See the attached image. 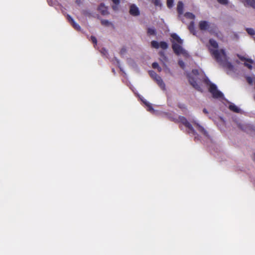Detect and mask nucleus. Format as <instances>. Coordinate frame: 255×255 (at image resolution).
I'll use <instances>...</instances> for the list:
<instances>
[{
	"label": "nucleus",
	"mask_w": 255,
	"mask_h": 255,
	"mask_svg": "<svg viewBox=\"0 0 255 255\" xmlns=\"http://www.w3.org/2000/svg\"><path fill=\"white\" fill-rule=\"evenodd\" d=\"M149 74L150 76V77L155 81L157 79V77H159V76L158 75L156 72L152 70L149 71Z\"/></svg>",
	"instance_id": "obj_22"
},
{
	"label": "nucleus",
	"mask_w": 255,
	"mask_h": 255,
	"mask_svg": "<svg viewBox=\"0 0 255 255\" xmlns=\"http://www.w3.org/2000/svg\"><path fill=\"white\" fill-rule=\"evenodd\" d=\"M254 99H255V96Z\"/></svg>",
	"instance_id": "obj_45"
},
{
	"label": "nucleus",
	"mask_w": 255,
	"mask_h": 255,
	"mask_svg": "<svg viewBox=\"0 0 255 255\" xmlns=\"http://www.w3.org/2000/svg\"><path fill=\"white\" fill-rule=\"evenodd\" d=\"M252 63H247V62H245V63H244V65H245L246 67H248L249 69L251 70V69H252V68H253V66H252Z\"/></svg>",
	"instance_id": "obj_37"
},
{
	"label": "nucleus",
	"mask_w": 255,
	"mask_h": 255,
	"mask_svg": "<svg viewBox=\"0 0 255 255\" xmlns=\"http://www.w3.org/2000/svg\"><path fill=\"white\" fill-rule=\"evenodd\" d=\"M90 38H91V40L92 41V42L95 45H97V38H96V37H95L94 36H91Z\"/></svg>",
	"instance_id": "obj_34"
},
{
	"label": "nucleus",
	"mask_w": 255,
	"mask_h": 255,
	"mask_svg": "<svg viewBox=\"0 0 255 255\" xmlns=\"http://www.w3.org/2000/svg\"><path fill=\"white\" fill-rule=\"evenodd\" d=\"M187 77L188 78L190 84L197 90L202 92V89L200 85H199L195 79L190 74H187Z\"/></svg>",
	"instance_id": "obj_6"
},
{
	"label": "nucleus",
	"mask_w": 255,
	"mask_h": 255,
	"mask_svg": "<svg viewBox=\"0 0 255 255\" xmlns=\"http://www.w3.org/2000/svg\"><path fill=\"white\" fill-rule=\"evenodd\" d=\"M112 1L114 4L112 6V8L114 10H117L118 9V6L120 3V0H112Z\"/></svg>",
	"instance_id": "obj_19"
},
{
	"label": "nucleus",
	"mask_w": 255,
	"mask_h": 255,
	"mask_svg": "<svg viewBox=\"0 0 255 255\" xmlns=\"http://www.w3.org/2000/svg\"><path fill=\"white\" fill-rule=\"evenodd\" d=\"M209 91L215 98H221L223 96L222 92L218 90L217 86L214 84H210Z\"/></svg>",
	"instance_id": "obj_4"
},
{
	"label": "nucleus",
	"mask_w": 255,
	"mask_h": 255,
	"mask_svg": "<svg viewBox=\"0 0 255 255\" xmlns=\"http://www.w3.org/2000/svg\"><path fill=\"white\" fill-rule=\"evenodd\" d=\"M152 67L154 69H157L159 72L161 71V68L159 67L158 64L157 62H153L152 64Z\"/></svg>",
	"instance_id": "obj_27"
},
{
	"label": "nucleus",
	"mask_w": 255,
	"mask_h": 255,
	"mask_svg": "<svg viewBox=\"0 0 255 255\" xmlns=\"http://www.w3.org/2000/svg\"><path fill=\"white\" fill-rule=\"evenodd\" d=\"M184 5L182 1H179L178 2L177 6V10L179 15L183 13Z\"/></svg>",
	"instance_id": "obj_12"
},
{
	"label": "nucleus",
	"mask_w": 255,
	"mask_h": 255,
	"mask_svg": "<svg viewBox=\"0 0 255 255\" xmlns=\"http://www.w3.org/2000/svg\"><path fill=\"white\" fill-rule=\"evenodd\" d=\"M203 112L205 114H208V112L207 110L206 109H204L203 110Z\"/></svg>",
	"instance_id": "obj_41"
},
{
	"label": "nucleus",
	"mask_w": 255,
	"mask_h": 255,
	"mask_svg": "<svg viewBox=\"0 0 255 255\" xmlns=\"http://www.w3.org/2000/svg\"><path fill=\"white\" fill-rule=\"evenodd\" d=\"M168 119L171 121L174 122L175 123H178V117H173L172 116H169Z\"/></svg>",
	"instance_id": "obj_29"
},
{
	"label": "nucleus",
	"mask_w": 255,
	"mask_h": 255,
	"mask_svg": "<svg viewBox=\"0 0 255 255\" xmlns=\"http://www.w3.org/2000/svg\"><path fill=\"white\" fill-rule=\"evenodd\" d=\"M180 123L182 124L185 127L187 128L190 130L191 132L194 134L196 133L191 124L187 121V119L183 116L178 117V123Z\"/></svg>",
	"instance_id": "obj_2"
},
{
	"label": "nucleus",
	"mask_w": 255,
	"mask_h": 255,
	"mask_svg": "<svg viewBox=\"0 0 255 255\" xmlns=\"http://www.w3.org/2000/svg\"><path fill=\"white\" fill-rule=\"evenodd\" d=\"M171 37L173 38V41H175L177 43L182 44L183 40L179 37V36L176 33H173L171 35Z\"/></svg>",
	"instance_id": "obj_15"
},
{
	"label": "nucleus",
	"mask_w": 255,
	"mask_h": 255,
	"mask_svg": "<svg viewBox=\"0 0 255 255\" xmlns=\"http://www.w3.org/2000/svg\"><path fill=\"white\" fill-rule=\"evenodd\" d=\"M188 29L192 33L195 35L196 30L194 27V22L193 21L190 22L188 26Z\"/></svg>",
	"instance_id": "obj_18"
},
{
	"label": "nucleus",
	"mask_w": 255,
	"mask_h": 255,
	"mask_svg": "<svg viewBox=\"0 0 255 255\" xmlns=\"http://www.w3.org/2000/svg\"><path fill=\"white\" fill-rule=\"evenodd\" d=\"M246 31L251 35H254L255 34V31L252 28H247Z\"/></svg>",
	"instance_id": "obj_28"
},
{
	"label": "nucleus",
	"mask_w": 255,
	"mask_h": 255,
	"mask_svg": "<svg viewBox=\"0 0 255 255\" xmlns=\"http://www.w3.org/2000/svg\"><path fill=\"white\" fill-rule=\"evenodd\" d=\"M67 18L69 20V21L71 23V24L72 25L73 27L76 29L77 30H80L81 29L80 26L76 23L74 19L69 15H68Z\"/></svg>",
	"instance_id": "obj_11"
},
{
	"label": "nucleus",
	"mask_w": 255,
	"mask_h": 255,
	"mask_svg": "<svg viewBox=\"0 0 255 255\" xmlns=\"http://www.w3.org/2000/svg\"><path fill=\"white\" fill-rule=\"evenodd\" d=\"M229 109L234 112L239 113L240 112V109L234 104L229 105Z\"/></svg>",
	"instance_id": "obj_17"
},
{
	"label": "nucleus",
	"mask_w": 255,
	"mask_h": 255,
	"mask_svg": "<svg viewBox=\"0 0 255 255\" xmlns=\"http://www.w3.org/2000/svg\"><path fill=\"white\" fill-rule=\"evenodd\" d=\"M185 16L188 18L194 19L195 18V16L191 12H186L185 14Z\"/></svg>",
	"instance_id": "obj_26"
},
{
	"label": "nucleus",
	"mask_w": 255,
	"mask_h": 255,
	"mask_svg": "<svg viewBox=\"0 0 255 255\" xmlns=\"http://www.w3.org/2000/svg\"><path fill=\"white\" fill-rule=\"evenodd\" d=\"M178 64H179V65L180 66V67L181 68H182V69L184 68V67H185V63H184V62L182 60H179L178 61Z\"/></svg>",
	"instance_id": "obj_35"
},
{
	"label": "nucleus",
	"mask_w": 255,
	"mask_h": 255,
	"mask_svg": "<svg viewBox=\"0 0 255 255\" xmlns=\"http://www.w3.org/2000/svg\"><path fill=\"white\" fill-rule=\"evenodd\" d=\"M192 74L195 76H198L200 74L199 72L197 69H193L192 71Z\"/></svg>",
	"instance_id": "obj_36"
},
{
	"label": "nucleus",
	"mask_w": 255,
	"mask_h": 255,
	"mask_svg": "<svg viewBox=\"0 0 255 255\" xmlns=\"http://www.w3.org/2000/svg\"><path fill=\"white\" fill-rule=\"evenodd\" d=\"M147 33L148 35H155L156 34V29L154 28H148Z\"/></svg>",
	"instance_id": "obj_20"
},
{
	"label": "nucleus",
	"mask_w": 255,
	"mask_h": 255,
	"mask_svg": "<svg viewBox=\"0 0 255 255\" xmlns=\"http://www.w3.org/2000/svg\"><path fill=\"white\" fill-rule=\"evenodd\" d=\"M238 57L242 61H246L248 62H249L250 63H253V62H254V61H253V60L252 59L246 58L244 57V56H238Z\"/></svg>",
	"instance_id": "obj_24"
},
{
	"label": "nucleus",
	"mask_w": 255,
	"mask_h": 255,
	"mask_svg": "<svg viewBox=\"0 0 255 255\" xmlns=\"http://www.w3.org/2000/svg\"><path fill=\"white\" fill-rule=\"evenodd\" d=\"M151 47L155 49H158L160 47L163 50L167 49L168 48L167 43L165 41H161L158 43L157 41L153 40L151 42Z\"/></svg>",
	"instance_id": "obj_5"
},
{
	"label": "nucleus",
	"mask_w": 255,
	"mask_h": 255,
	"mask_svg": "<svg viewBox=\"0 0 255 255\" xmlns=\"http://www.w3.org/2000/svg\"><path fill=\"white\" fill-rule=\"evenodd\" d=\"M155 81L158 85L161 88L162 90H165V85L160 76L159 77H157V79Z\"/></svg>",
	"instance_id": "obj_14"
},
{
	"label": "nucleus",
	"mask_w": 255,
	"mask_h": 255,
	"mask_svg": "<svg viewBox=\"0 0 255 255\" xmlns=\"http://www.w3.org/2000/svg\"><path fill=\"white\" fill-rule=\"evenodd\" d=\"M193 124L198 128V129L200 131L203 132L204 133L206 132V131L205 130L204 128L202 126H200L199 124L196 123L195 122H193Z\"/></svg>",
	"instance_id": "obj_23"
},
{
	"label": "nucleus",
	"mask_w": 255,
	"mask_h": 255,
	"mask_svg": "<svg viewBox=\"0 0 255 255\" xmlns=\"http://www.w3.org/2000/svg\"><path fill=\"white\" fill-rule=\"evenodd\" d=\"M102 52L104 55H106V54H107V53H108L107 51V50H106V49H105V48L102 49Z\"/></svg>",
	"instance_id": "obj_39"
},
{
	"label": "nucleus",
	"mask_w": 255,
	"mask_h": 255,
	"mask_svg": "<svg viewBox=\"0 0 255 255\" xmlns=\"http://www.w3.org/2000/svg\"><path fill=\"white\" fill-rule=\"evenodd\" d=\"M240 128H241L242 129V130H244V129L242 127H241Z\"/></svg>",
	"instance_id": "obj_43"
},
{
	"label": "nucleus",
	"mask_w": 255,
	"mask_h": 255,
	"mask_svg": "<svg viewBox=\"0 0 255 255\" xmlns=\"http://www.w3.org/2000/svg\"><path fill=\"white\" fill-rule=\"evenodd\" d=\"M101 22L103 25L106 26H110V25L112 24L110 21H109L108 20H106V19L101 20Z\"/></svg>",
	"instance_id": "obj_25"
},
{
	"label": "nucleus",
	"mask_w": 255,
	"mask_h": 255,
	"mask_svg": "<svg viewBox=\"0 0 255 255\" xmlns=\"http://www.w3.org/2000/svg\"><path fill=\"white\" fill-rule=\"evenodd\" d=\"M245 6H250L255 9V0H240Z\"/></svg>",
	"instance_id": "obj_10"
},
{
	"label": "nucleus",
	"mask_w": 255,
	"mask_h": 255,
	"mask_svg": "<svg viewBox=\"0 0 255 255\" xmlns=\"http://www.w3.org/2000/svg\"><path fill=\"white\" fill-rule=\"evenodd\" d=\"M158 54L160 57V60L163 62H166L168 61V58L165 55L164 51H161L158 52Z\"/></svg>",
	"instance_id": "obj_16"
},
{
	"label": "nucleus",
	"mask_w": 255,
	"mask_h": 255,
	"mask_svg": "<svg viewBox=\"0 0 255 255\" xmlns=\"http://www.w3.org/2000/svg\"><path fill=\"white\" fill-rule=\"evenodd\" d=\"M209 50L216 61L223 67L230 71L233 70L234 66L231 62L228 61V58L224 49L218 50L209 48Z\"/></svg>",
	"instance_id": "obj_1"
},
{
	"label": "nucleus",
	"mask_w": 255,
	"mask_h": 255,
	"mask_svg": "<svg viewBox=\"0 0 255 255\" xmlns=\"http://www.w3.org/2000/svg\"><path fill=\"white\" fill-rule=\"evenodd\" d=\"M173 5V0H167V6L169 8H171Z\"/></svg>",
	"instance_id": "obj_31"
},
{
	"label": "nucleus",
	"mask_w": 255,
	"mask_h": 255,
	"mask_svg": "<svg viewBox=\"0 0 255 255\" xmlns=\"http://www.w3.org/2000/svg\"><path fill=\"white\" fill-rule=\"evenodd\" d=\"M155 81L158 85L161 88L162 90H165V85L160 76L159 77H157V79Z\"/></svg>",
	"instance_id": "obj_13"
},
{
	"label": "nucleus",
	"mask_w": 255,
	"mask_h": 255,
	"mask_svg": "<svg viewBox=\"0 0 255 255\" xmlns=\"http://www.w3.org/2000/svg\"><path fill=\"white\" fill-rule=\"evenodd\" d=\"M126 52V49L125 48H123L120 51V54L121 55L124 54Z\"/></svg>",
	"instance_id": "obj_38"
},
{
	"label": "nucleus",
	"mask_w": 255,
	"mask_h": 255,
	"mask_svg": "<svg viewBox=\"0 0 255 255\" xmlns=\"http://www.w3.org/2000/svg\"><path fill=\"white\" fill-rule=\"evenodd\" d=\"M129 12L130 14L134 16H138L140 14L138 8L134 4L130 5Z\"/></svg>",
	"instance_id": "obj_7"
},
{
	"label": "nucleus",
	"mask_w": 255,
	"mask_h": 255,
	"mask_svg": "<svg viewBox=\"0 0 255 255\" xmlns=\"http://www.w3.org/2000/svg\"><path fill=\"white\" fill-rule=\"evenodd\" d=\"M246 80L248 82V83L250 84H252L253 82V79L251 77L248 76L246 77Z\"/></svg>",
	"instance_id": "obj_33"
},
{
	"label": "nucleus",
	"mask_w": 255,
	"mask_h": 255,
	"mask_svg": "<svg viewBox=\"0 0 255 255\" xmlns=\"http://www.w3.org/2000/svg\"><path fill=\"white\" fill-rule=\"evenodd\" d=\"M98 10L101 12V13L103 15H107L109 14V12L108 10V7L106 6L105 4L103 3H101L99 6H98Z\"/></svg>",
	"instance_id": "obj_9"
},
{
	"label": "nucleus",
	"mask_w": 255,
	"mask_h": 255,
	"mask_svg": "<svg viewBox=\"0 0 255 255\" xmlns=\"http://www.w3.org/2000/svg\"><path fill=\"white\" fill-rule=\"evenodd\" d=\"M182 44L172 41V48L174 52L177 55L186 54V51L182 48Z\"/></svg>",
	"instance_id": "obj_3"
},
{
	"label": "nucleus",
	"mask_w": 255,
	"mask_h": 255,
	"mask_svg": "<svg viewBox=\"0 0 255 255\" xmlns=\"http://www.w3.org/2000/svg\"><path fill=\"white\" fill-rule=\"evenodd\" d=\"M204 82L207 83V84H208L209 82H210V81L208 79V78L206 77L205 79H204Z\"/></svg>",
	"instance_id": "obj_40"
},
{
	"label": "nucleus",
	"mask_w": 255,
	"mask_h": 255,
	"mask_svg": "<svg viewBox=\"0 0 255 255\" xmlns=\"http://www.w3.org/2000/svg\"><path fill=\"white\" fill-rule=\"evenodd\" d=\"M209 43L210 45L213 47V48H215L216 49L218 48V44L217 42V41L213 39H210L209 40Z\"/></svg>",
	"instance_id": "obj_21"
},
{
	"label": "nucleus",
	"mask_w": 255,
	"mask_h": 255,
	"mask_svg": "<svg viewBox=\"0 0 255 255\" xmlns=\"http://www.w3.org/2000/svg\"><path fill=\"white\" fill-rule=\"evenodd\" d=\"M217 1L221 4L222 5H227L229 3V1L228 0H217Z\"/></svg>",
	"instance_id": "obj_30"
},
{
	"label": "nucleus",
	"mask_w": 255,
	"mask_h": 255,
	"mask_svg": "<svg viewBox=\"0 0 255 255\" xmlns=\"http://www.w3.org/2000/svg\"><path fill=\"white\" fill-rule=\"evenodd\" d=\"M210 27L209 23L205 20H202L199 22V27L201 30H206Z\"/></svg>",
	"instance_id": "obj_8"
},
{
	"label": "nucleus",
	"mask_w": 255,
	"mask_h": 255,
	"mask_svg": "<svg viewBox=\"0 0 255 255\" xmlns=\"http://www.w3.org/2000/svg\"><path fill=\"white\" fill-rule=\"evenodd\" d=\"M254 156H255V153H254Z\"/></svg>",
	"instance_id": "obj_44"
},
{
	"label": "nucleus",
	"mask_w": 255,
	"mask_h": 255,
	"mask_svg": "<svg viewBox=\"0 0 255 255\" xmlns=\"http://www.w3.org/2000/svg\"><path fill=\"white\" fill-rule=\"evenodd\" d=\"M152 1L155 6H161V3L160 0H152Z\"/></svg>",
	"instance_id": "obj_32"
},
{
	"label": "nucleus",
	"mask_w": 255,
	"mask_h": 255,
	"mask_svg": "<svg viewBox=\"0 0 255 255\" xmlns=\"http://www.w3.org/2000/svg\"><path fill=\"white\" fill-rule=\"evenodd\" d=\"M149 108V110H150V111H151V110H152H152H153V108H152V107L151 106H150Z\"/></svg>",
	"instance_id": "obj_42"
}]
</instances>
